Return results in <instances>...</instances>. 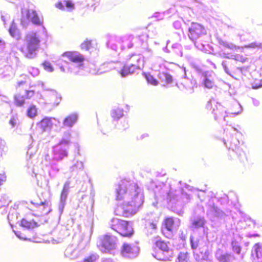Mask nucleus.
<instances>
[{"mask_svg": "<svg viewBox=\"0 0 262 262\" xmlns=\"http://www.w3.org/2000/svg\"><path fill=\"white\" fill-rule=\"evenodd\" d=\"M117 201H124L120 206L122 215L129 217L137 212L144 203V196L138 184L126 179H122L116 186L114 192Z\"/></svg>", "mask_w": 262, "mask_h": 262, "instance_id": "1", "label": "nucleus"}, {"mask_svg": "<svg viewBox=\"0 0 262 262\" xmlns=\"http://www.w3.org/2000/svg\"><path fill=\"white\" fill-rule=\"evenodd\" d=\"M39 46L40 40L36 33H29L26 35L25 42L20 48V51L25 57L33 58Z\"/></svg>", "mask_w": 262, "mask_h": 262, "instance_id": "2", "label": "nucleus"}, {"mask_svg": "<svg viewBox=\"0 0 262 262\" xmlns=\"http://www.w3.org/2000/svg\"><path fill=\"white\" fill-rule=\"evenodd\" d=\"M37 197L38 196H35L31 200V205L28 207V210L31 214L36 216L41 217L47 215L52 211L50 202L45 200L39 202Z\"/></svg>", "mask_w": 262, "mask_h": 262, "instance_id": "3", "label": "nucleus"}, {"mask_svg": "<svg viewBox=\"0 0 262 262\" xmlns=\"http://www.w3.org/2000/svg\"><path fill=\"white\" fill-rule=\"evenodd\" d=\"M110 227L123 237H130L134 233V230L128 221L113 217L110 222Z\"/></svg>", "mask_w": 262, "mask_h": 262, "instance_id": "4", "label": "nucleus"}, {"mask_svg": "<svg viewBox=\"0 0 262 262\" xmlns=\"http://www.w3.org/2000/svg\"><path fill=\"white\" fill-rule=\"evenodd\" d=\"M225 145L228 147L229 150L235 152L237 159L239 163L242 164H245V161H247L248 158L246 154L239 148L240 142L235 136H231L228 140L227 142L223 141Z\"/></svg>", "mask_w": 262, "mask_h": 262, "instance_id": "5", "label": "nucleus"}, {"mask_svg": "<svg viewBox=\"0 0 262 262\" xmlns=\"http://www.w3.org/2000/svg\"><path fill=\"white\" fill-rule=\"evenodd\" d=\"M156 246L161 250L157 254V258L160 260L168 261L173 257V250L170 248L167 244L162 240H158L156 242Z\"/></svg>", "mask_w": 262, "mask_h": 262, "instance_id": "6", "label": "nucleus"}, {"mask_svg": "<svg viewBox=\"0 0 262 262\" xmlns=\"http://www.w3.org/2000/svg\"><path fill=\"white\" fill-rule=\"evenodd\" d=\"M181 224V220L178 218L172 216L165 217L162 224L161 232L165 237L169 238V236L165 234V231L172 233L175 229H177Z\"/></svg>", "mask_w": 262, "mask_h": 262, "instance_id": "7", "label": "nucleus"}, {"mask_svg": "<svg viewBox=\"0 0 262 262\" xmlns=\"http://www.w3.org/2000/svg\"><path fill=\"white\" fill-rule=\"evenodd\" d=\"M189 38L193 40L206 34L205 28L197 23H192L189 28Z\"/></svg>", "mask_w": 262, "mask_h": 262, "instance_id": "8", "label": "nucleus"}, {"mask_svg": "<svg viewBox=\"0 0 262 262\" xmlns=\"http://www.w3.org/2000/svg\"><path fill=\"white\" fill-rule=\"evenodd\" d=\"M62 56L66 57L73 63L81 64L85 60L84 56L79 52L74 51H68L62 54Z\"/></svg>", "mask_w": 262, "mask_h": 262, "instance_id": "9", "label": "nucleus"}, {"mask_svg": "<svg viewBox=\"0 0 262 262\" xmlns=\"http://www.w3.org/2000/svg\"><path fill=\"white\" fill-rule=\"evenodd\" d=\"M210 252L206 245H204L193 251V255L198 260H207Z\"/></svg>", "mask_w": 262, "mask_h": 262, "instance_id": "10", "label": "nucleus"}, {"mask_svg": "<svg viewBox=\"0 0 262 262\" xmlns=\"http://www.w3.org/2000/svg\"><path fill=\"white\" fill-rule=\"evenodd\" d=\"M101 245L106 250L114 249L116 246L115 238L110 235H105L101 239Z\"/></svg>", "mask_w": 262, "mask_h": 262, "instance_id": "11", "label": "nucleus"}, {"mask_svg": "<svg viewBox=\"0 0 262 262\" xmlns=\"http://www.w3.org/2000/svg\"><path fill=\"white\" fill-rule=\"evenodd\" d=\"M25 18L30 20L33 24L36 25H42V21L37 14L36 11L33 9H27L25 11Z\"/></svg>", "mask_w": 262, "mask_h": 262, "instance_id": "12", "label": "nucleus"}, {"mask_svg": "<svg viewBox=\"0 0 262 262\" xmlns=\"http://www.w3.org/2000/svg\"><path fill=\"white\" fill-rule=\"evenodd\" d=\"M228 58H231L234 60L244 63L248 60L247 55L245 54L243 48H238L233 51V54L230 56H227Z\"/></svg>", "mask_w": 262, "mask_h": 262, "instance_id": "13", "label": "nucleus"}, {"mask_svg": "<svg viewBox=\"0 0 262 262\" xmlns=\"http://www.w3.org/2000/svg\"><path fill=\"white\" fill-rule=\"evenodd\" d=\"M121 253L124 256L132 257L136 254L137 251L134 246L128 243H124L122 246Z\"/></svg>", "mask_w": 262, "mask_h": 262, "instance_id": "14", "label": "nucleus"}, {"mask_svg": "<svg viewBox=\"0 0 262 262\" xmlns=\"http://www.w3.org/2000/svg\"><path fill=\"white\" fill-rule=\"evenodd\" d=\"M52 119V118L45 117L37 123V125L42 132H46L52 128L53 126Z\"/></svg>", "mask_w": 262, "mask_h": 262, "instance_id": "15", "label": "nucleus"}, {"mask_svg": "<svg viewBox=\"0 0 262 262\" xmlns=\"http://www.w3.org/2000/svg\"><path fill=\"white\" fill-rule=\"evenodd\" d=\"M20 225L27 229L34 228L38 226L36 222L33 220H31L28 216L21 220Z\"/></svg>", "mask_w": 262, "mask_h": 262, "instance_id": "16", "label": "nucleus"}, {"mask_svg": "<svg viewBox=\"0 0 262 262\" xmlns=\"http://www.w3.org/2000/svg\"><path fill=\"white\" fill-rule=\"evenodd\" d=\"M253 255L255 262H262V244L256 243L253 246Z\"/></svg>", "mask_w": 262, "mask_h": 262, "instance_id": "17", "label": "nucleus"}, {"mask_svg": "<svg viewBox=\"0 0 262 262\" xmlns=\"http://www.w3.org/2000/svg\"><path fill=\"white\" fill-rule=\"evenodd\" d=\"M133 63L132 64L137 69L143 68L144 62L143 58L140 55H134L132 57Z\"/></svg>", "mask_w": 262, "mask_h": 262, "instance_id": "18", "label": "nucleus"}, {"mask_svg": "<svg viewBox=\"0 0 262 262\" xmlns=\"http://www.w3.org/2000/svg\"><path fill=\"white\" fill-rule=\"evenodd\" d=\"M215 256L220 262H229L230 259V254L228 253H224L220 249L216 251Z\"/></svg>", "mask_w": 262, "mask_h": 262, "instance_id": "19", "label": "nucleus"}, {"mask_svg": "<svg viewBox=\"0 0 262 262\" xmlns=\"http://www.w3.org/2000/svg\"><path fill=\"white\" fill-rule=\"evenodd\" d=\"M77 116L76 114H70L64 119L63 123L64 126L71 127L77 121Z\"/></svg>", "mask_w": 262, "mask_h": 262, "instance_id": "20", "label": "nucleus"}, {"mask_svg": "<svg viewBox=\"0 0 262 262\" xmlns=\"http://www.w3.org/2000/svg\"><path fill=\"white\" fill-rule=\"evenodd\" d=\"M136 69L132 64L130 66L124 65L120 70L119 73L122 77H125L133 74Z\"/></svg>", "mask_w": 262, "mask_h": 262, "instance_id": "21", "label": "nucleus"}, {"mask_svg": "<svg viewBox=\"0 0 262 262\" xmlns=\"http://www.w3.org/2000/svg\"><path fill=\"white\" fill-rule=\"evenodd\" d=\"M190 242L191 247L193 251L204 246L200 237H195L191 236L190 237Z\"/></svg>", "mask_w": 262, "mask_h": 262, "instance_id": "22", "label": "nucleus"}, {"mask_svg": "<svg viewBox=\"0 0 262 262\" xmlns=\"http://www.w3.org/2000/svg\"><path fill=\"white\" fill-rule=\"evenodd\" d=\"M65 255L70 258H75L78 256V252L73 246H71L66 248Z\"/></svg>", "mask_w": 262, "mask_h": 262, "instance_id": "23", "label": "nucleus"}, {"mask_svg": "<svg viewBox=\"0 0 262 262\" xmlns=\"http://www.w3.org/2000/svg\"><path fill=\"white\" fill-rule=\"evenodd\" d=\"M190 256L188 252H180L177 258L176 262H189Z\"/></svg>", "mask_w": 262, "mask_h": 262, "instance_id": "24", "label": "nucleus"}, {"mask_svg": "<svg viewBox=\"0 0 262 262\" xmlns=\"http://www.w3.org/2000/svg\"><path fill=\"white\" fill-rule=\"evenodd\" d=\"M54 154L56 156L57 160H61L68 155L66 149L62 146L55 150Z\"/></svg>", "mask_w": 262, "mask_h": 262, "instance_id": "25", "label": "nucleus"}, {"mask_svg": "<svg viewBox=\"0 0 262 262\" xmlns=\"http://www.w3.org/2000/svg\"><path fill=\"white\" fill-rule=\"evenodd\" d=\"M37 108L34 105H30L27 110V115L28 117L33 119L37 116Z\"/></svg>", "mask_w": 262, "mask_h": 262, "instance_id": "26", "label": "nucleus"}, {"mask_svg": "<svg viewBox=\"0 0 262 262\" xmlns=\"http://www.w3.org/2000/svg\"><path fill=\"white\" fill-rule=\"evenodd\" d=\"M206 223L204 217H198L191 223L192 227L193 228H198L203 227Z\"/></svg>", "mask_w": 262, "mask_h": 262, "instance_id": "27", "label": "nucleus"}, {"mask_svg": "<svg viewBox=\"0 0 262 262\" xmlns=\"http://www.w3.org/2000/svg\"><path fill=\"white\" fill-rule=\"evenodd\" d=\"M14 102L16 106H21L25 104V98L23 95L16 94L14 96Z\"/></svg>", "mask_w": 262, "mask_h": 262, "instance_id": "28", "label": "nucleus"}, {"mask_svg": "<svg viewBox=\"0 0 262 262\" xmlns=\"http://www.w3.org/2000/svg\"><path fill=\"white\" fill-rule=\"evenodd\" d=\"M231 246L232 250L237 254H239L241 252V246L237 241L236 240H232L231 242Z\"/></svg>", "mask_w": 262, "mask_h": 262, "instance_id": "29", "label": "nucleus"}, {"mask_svg": "<svg viewBox=\"0 0 262 262\" xmlns=\"http://www.w3.org/2000/svg\"><path fill=\"white\" fill-rule=\"evenodd\" d=\"M145 78L148 84L156 86L159 83L158 81L150 74L145 75Z\"/></svg>", "mask_w": 262, "mask_h": 262, "instance_id": "30", "label": "nucleus"}, {"mask_svg": "<svg viewBox=\"0 0 262 262\" xmlns=\"http://www.w3.org/2000/svg\"><path fill=\"white\" fill-rule=\"evenodd\" d=\"M92 47V40L86 39L80 45L82 50H88Z\"/></svg>", "mask_w": 262, "mask_h": 262, "instance_id": "31", "label": "nucleus"}, {"mask_svg": "<svg viewBox=\"0 0 262 262\" xmlns=\"http://www.w3.org/2000/svg\"><path fill=\"white\" fill-rule=\"evenodd\" d=\"M42 65L43 67V69L49 72H52L53 71V68L50 62H49L48 61H45L42 63Z\"/></svg>", "mask_w": 262, "mask_h": 262, "instance_id": "32", "label": "nucleus"}, {"mask_svg": "<svg viewBox=\"0 0 262 262\" xmlns=\"http://www.w3.org/2000/svg\"><path fill=\"white\" fill-rule=\"evenodd\" d=\"M204 85L206 88L211 89L214 86V83L212 80L206 78L204 81Z\"/></svg>", "mask_w": 262, "mask_h": 262, "instance_id": "33", "label": "nucleus"}, {"mask_svg": "<svg viewBox=\"0 0 262 262\" xmlns=\"http://www.w3.org/2000/svg\"><path fill=\"white\" fill-rule=\"evenodd\" d=\"M20 77H23V79L21 80H19L17 82L16 84V88H18L20 87L22 85H24L27 82V75L26 74H22L20 76Z\"/></svg>", "mask_w": 262, "mask_h": 262, "instance_id": "34", "label": "nucleus"}, {"mask_svg": "<svg viewBox=\"0 0 262 262\" xmlns=\"http://www.w3.org/2000/svg\"><path fill=\"white\" fill-rule=\"evenodd\" d=\"M261 86L262 79H255L252 83V87L254 89H257Z\"/></svg>", "mask_w": 262, "mask_h": 262, "instance_id": "35", "label": "nucleus"}, {"mask_svg": "<svg viewBox=\"0 0 262 262\" xmlns=\"http://www.w3.org/2000/svg\"><path fill=\"white\" fill-rule=\"evenodd\" d=\"M245 48H259L262 47V44L261 43L253 42H251L247 45L245 46Z\"/></svg>", "mask_w": 262, "mask_h": 262, "instance_id": "36", "label": "nucleus"}, {"mask_svg": "<svg viewBox=\"0 0 262 262\" xmlns=\"http://www.w3.org/2000/svg\"><path fill=\"white\" fill-rule=\"evenodd\" d=\"M222 106L221 105H215V109L213 108V112L214 115H220L222 114Z\"/></svg>", "mask_w": 262, "mask_h": 262, "instance_id": "37", "label": "nucleus"}, {"mask_svg": "<svg viewBox=\"0 0 262 262\" xmlns=\"http://www.w3.org/2000/svg\"><path fill=\"white\" fill-rule=\"evenodd\" d=\"M14 232L16 235L19 237L20 239H24V240H27L29 239V238L26 236L25 234L23 233H21L20 231H15L14 230Z\"/></svg>", "mask_w": 262, "mask_h": 262, "instance_id": "38", "label": "nucleus"}, {"mask_svg": "<svg viewBox=\"0 0 262 262\" xmlns=\"http://www.w3.org/2000/svg\"><path fill=\"white\" fill-rule=\"evenodd\" d=\"M164 76L165 77V82L167 84H170L172 83V76L168 73H164Z\"/></svg>", "mask_w": 262, "mask_h": 262, "instance_id": "39", "label": "nucleus"}, {"mask_svg": "<svg viewBox=\"0 0 262 262\" xmlns=\"http://www.w3.org/2000/svg\"><path fill=\"white\" fill-rule=\"evenodd\" d=\"M35 95L34 90H27L25 92V98L26 99H30L33 97Z\"/></svg>", "mask_w": 262, "mask_h": 262, "instance_id": "40", "label": "nucleus"}, {"mask_svg": "<svg viewBox=\"0 0 262 262\" xmlns=\"http://www.w3.org/2000/svg\"><path fill=\"white\" fill-rule=\"evenodd\" d=\"M224 70L225 72L229 75H232V70H230L229 68L228 67L227 63L226 61H223L222 63Z\"/></svg>", "mask_w": 262, "mask_h": 262, "instance_id": "41", "label": "nucleus"}, {"mask_svg": "<svg viewBox=\"0 0 262 262\" xmlns=\"http://www.w3.org/2000/svg\"><path fill=\"white\" fill-rule=\"evenodd\" d=\"M219 42L221 45L223 46L224 47H225L227 48L232 49L233 47V45L232 44L228 43L227 42H225V41H224L222 40H220Z\"/></svg>", "mask_w": 262, "mask_h": 262, "instance_id": "42", "label": "nucleus"}, {"mask_svg": "<svg viewBox=\"0 0 262 262\" xmlns=\"http://www.w3.org/2000/svg\"><path fill=\"white\" fill-rule=\"evenodd\" d=\"M30 73L33 76H36L39 74V71L38 69L32 67L30 70Z\"/></svg>", "mask_w": 262, "mask_h": 262, "instance_id": "43", "label": "nucleus"}, {"mask_svg": "<svg viewBox=\"0 0 262 262\" xmlns=\"http://www.w3.org/2000/svg\"><path fill=\"white\" fill-rule=\"evenodd\" d=\"M69 144H70V141L69 140H67V139H62L59 144L60 145H63L64 146V147L66 146L67 147H69Z\"/></svg>", "mask_w": 262, "mask_h": 262, "instance_id": "44", "label": "nucleus"}, {"mask_svg": "<svg viewBox=\"0 0 262 262\" xmlns=\"http://www.w3.org/2000/svg\"><path fill=\"white\" fill-rule=\"evenodd\" d=\"M65 4L67 8L70 9H73L74 8V4L71 1H66Z\"/></svg>", "mask_w": 262, "mask_h": 262, "instance_id": "45", "label": "nucleus"}, {"mask_svg": "<svg viewBox=\"0 0 262 262\" xmlns=\"http://www.w3.org/2000/svg\"><path fill=\"white\" fill-rule=\"evenodd\" d=\"M6 180V176L4 172L0 173V185Z\"/></svg>", "mask_w": 262, "mask_h": 262, "instance_id": "46", "label": "nucleus"}, {"mask_svg": "<svg viewBox=\"0 0 262 262\" xmlns=\"http://www.w3.org/2000/svg\"><path fill=\"white\" fill-rule=\"evenodd\" d=\"M9 123L12 127H14L16 125L17 120L15 118L13 117L10 120Z\"/></svg>", "mask_w": 262, "mask_h": 262, "instance_id": "47", "label": "nucleus"}, {"mask_svg": "<svg viewBox=\"0 0 262 262\" xmlns=\"http://www.w3.org/2000/svg\"><path fill=\"white\" fill-rule=\"evenodd\" d=\"M56 7L60 9V10H64V6L62 3V2H58L56 4Z\"/></svg>", "mask_w": 262, "mask_h": 262, "instance_id": "48", "label": "nucleus"}, {"mask_svg": "<svg viewBox=\"0 0 262 262\" xmlns=\"http://www.w3.org/2000/svg\"><path fill=\"white\" fill-rule=\"evenodd\" d=\"M61 198H63L65 199L67 198V190L64 189H63L61 192Z\"/></svg>", "mask_w": 262, "mask_h": 262, "instance_id": "49", "label": "nucleus"}, {"mask_svg": "<svg viewBox=\"0 0 262 262\" xmlns=\"http://www.w3.org/2000/svg\"><path fill=\"white\" fill-rule=\"evenodd\" d=\"M150 226L151 228L153 230H156L157 228V224L154 222H151L150 223Z\"/></svg>", "mask_w": 262, "mask_h": 262, "instance_id": "50", "label": "nucleus"}, {"mask_svg": "<svg viewBox=\"0 0 262 262\" xmlns=\"http://www.w3.org/2000/svg\"><path fill=\"white\" fill-rule=\"evenodd\" d=\"M15 30L14 29H13V28H10L9 29V32H10V33L11 34V35L12 36H14V32H15Z\"/></svg>", "mask_w": 262, "mask_h": 262, "instance_id": "51", "label": "nucleus"}, {"mask_svg": "<svg viewBox=\"0 0 262 262\" xmlns=\"http://www.w3.org/2000/svg\"><path fill=\"white\" fill-rule=\"evenodd\" d=\"M180 237L181 239H182L183 240H184L186 238V235L185 234H183V232L181 233V235H180Z\"/></svg>", "mask_w": 262, "mask_h": 262, "instance_id": "52", "label": "nucleus"}, {"mask_svg": "<svg viewBox=\"0 0 262 262\" xmlns=\"http://www.w3.org/2000/svg\"><path fill=\"white\" fill-rule=\"evenodd\" d=\"M252 236H259V235L258 234H253ZM250 236H252V235H250Z\"/></svg>", "mask_w": 262, "mask_h": 262, "instance_id": "53", "label": "nucleus"}, {"mask_svg": "<svg viewBox=\"0 0 262 262\" xmlns=\"http://www.w3.org/2000/svg\"><path fill=\"white\" fill-rule=\"evenodd\" d=\"M114 113H115V112H113V117H114Z\"/></svg>", "mask_w": 262, "mask_h": 262, "instance_id": "54", "label": "nucleus"}, {"mask_svg": "<svg viewBox=\"0 0 262 262\" xmlns=\"http://www.w3.org/2000/svg\"><path fill=\"white\" fill-rule=\"evenodd\" d=\"M127 126H126V128H127L128 127V125L127 124H126Z\"/></svg>", "mask_w": 262, "mask_h": 262, "instance_id": "55", "label": "nucleus"}, {"mask_svg": "<svg viewBox=\"0 0 262 262\" xmlns=\"http://www.w3.org/2000/svg\"><path fill=\"white\" fill-rule=\"evenodd\" d=\"M2 42V41H1V40H0V42Z\"/></svg>", "mask_w": 262, "mask_h": 262, "instance_id": "56", "label": "nucleus"}]
</instances>
